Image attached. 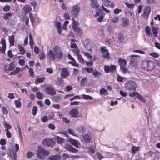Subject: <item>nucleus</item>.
Listing matches in <instances>:
<instances>
[{"label": "nucleus", "mask_w": 160, "mask_h": 160, "mask_svg": "<svg viewBox=\"0 0 160 160\" xmlns=\"http://www.w3.org/2000/svg\"><path fill=\"white\" fill-rule=\"evenodd\" d=\"M63 56V53L61 48L58 46H55L52 50H49L48 52V58L52 61L55 59L60 60L62 59Z\"/></svg>", "instance_id": "obj_1"}, {"label": "nucleus", "mask_w": 160, "mask_h": 160, "mask_svg": "<svg viewBox=\"0 0 160 160\" xmlns=\"http://www.w3.org/2000/svg\"><path fill=\"white\" fill-rule=\"evenodd\" d=\"M154 63L151 60H145L141 64V67L142 70L146 71H151L154 69Z\"/></svg>", "instance_id": "obj_2"}, {"label": "nucleus", "mask_w": 160, "mask_h": 160, "mask_svg": "<svg viewBox=\"0 0 160 160\" xmlns=\"http://www.w3.org/2000/svg\"><path fill=\"white\" fill-rule=\"evenodd\" d=\"M38 150L37 152V156L39 159H43V156L48 155L50 152L46 150L44 148L41 146H38Z\"/></svg>", "instance_id": "obj_3"}, {"label": "nucleus", "mask_w": 160, "mask_h": 160, "mask_svg": "<svg viewBox=\"0 0 160 160\" xmlns=\"http://www.w3.org/2000/svg\"><path fill=\"white\" fill-rule=\"evenodd\" d=\"M124 86L126 89L128 90L135 91L137 85L134 81L130 80L125 83Z\"/></svg>", "instance_id": "obj_4"}, {"label": "nucleus", "mask_w": 160, "mask_h": 160, "mask_svg": "<svg viewBox=\"0 0 160 160\" xmlns=\"http://www.w3.org/2000/svg\"><path fill=\"white\" fill-rule=\"evenodd\" d=\"M67 141L77 148H79L81 147V144L78 140H76L69 138L67 140Z\"/></svg>", "instance_id": "obj_5"}, {"label": "nucleus", "mask_w": 160, "mask_h": 160, "mask_svg": "<svg viewBox=\"0 0 160 160\" xmlns=\"http://www.w3.org/2000/svg\"><path fill=\"white\" fill-rule=\"evenodd\" d=\"M54 142L52 139L45 138L42 141V144L44 146H52L53 145Z\"/></svg>", "instance_id": "obj_6"}, {"label": "nucleus", "mask_w": 160, "mask_h": 160, "mask_svg": "<svg viewBox=\"0 0 160 160\" xmlns=\"http://www.w3.org/2000/svg\"><path fill=\"white\" fill-rule=\"evenodd\" d=\"M100 50L102 56L106 58H108L109 57V54L106 47L105 46L101 47Z\"/></svg>", "instance_id": "obj_7"}, {"label": "nucleus", "mask_w": 160, "mask_h": 160, "mask_svg": "<svg viewBox=\"0 0 160 160\" xmlns=\"http://www.w3.org/2000/svg\"><path fill=\"white\" fill-rule=\"evenodd\" d=\"M68 113L72 117L76 118L78 117L79 112L78 111V109L75 108L71 109L69 112Z\"/></svg>", "instance_id": "obj_8"}, {"label": "nucleus", "mask_w": 160, "mask_h": 160, "mask_svg": "<svg viewBox=\"0 0 160 160\" xmlns=\"http://www.w3.org/2000/svg\"><path fill=\"white\" fill-rule=\"evenodd\" d=\"M45 91L47 94L51 96H54L56 94V92L54 89L50 86L47 87Z\"/></svg>", "instance_id": "obj_9"}, {"label": "nucleus", "mask_w": 160, "mask_h": 160, "mask_svg": "<svg viewBox=\"0 0 160 160\" xmlns=\"http://www.w3.org/2000/svg\"><path fill=\"white\" fill-rule=\"evenodd\" d=\"M151 12V8L149 6L146 7L143 10V17L145 18H148L149 15Z\"/></svg>", "instance_id": "obj_10"}, {"label": "nucleus", "mask_w": 160, "mask_h": 160, "mask_svg": "<svg viewBox=\"0 0 160 160\" xmlns=\"http://www.w3.org/2000/svg\"><path fill=\"white\" fill-rule=\"evenodd\" d=\"M80 10V8L78 6H74L72 8L71 12L74 17H76L79 13Z\"/></svg>", "instance_id": "obj_11"}, {"label": "nucleus", "mask_w": 160, "mask_h": 160, "mask_svg": "<svg viewBox=\"0 0 160 160\" xmlns=\"http://www.w3.org/2000/svg\"><path fill=\"white\" fill-rule=\"evenodd\" d=\"M65 148L67 151L73 152H76L78 151V149L74 148L71 145L69 144H66L65 146Z\"/></svg>", "instance_id": "obj_12"}, {"label": "nucleus", "mask_w": 160, "mask_h": 160, "mask_svg": "<svg viewBox=\"0 0 160 160\" xmlns=\"http://www.w3.org/2000/svg\"><path fill=\"white\" fill-rule=\"evenodd\" d=\"M131 57L132 58L129 62L130 65L133 66H136L138 63V61L136 58H134V57H137V55H131Z\"/></svg>", "instance_id": "obj_13"}, {"label": "nucleus", "mask_w": 160, "mask_h": 160, "mask_svg": "<svg viewBox=\"0 0 160 160\" xmlns=\"http://www.w3.org/2000/svg\"><path fill=\"white\" fill-rule=\"evenodd\" d=\"M69 72L67 68H64L62 70L61 76L63 78H66L68 76Z\"/></svg>", "instance_id": "obj_14"}, {"label": "nucleus", "mask_w": 160, "mask_h": 160, "mask_svg": "<svg viewBox=\"0 0 160 160\" xmlns=\"http://www.w3.org/2000/svg\"><path fill=\"white\" fill-rule=\"evenodd\" d=\"M0 43L2 45V47L0 46V51L4 53L6 47V41L5 40L2 39Z\"/></svg>", "instance_id": "obj_15"}, {"label": "nucleus", "mask_w": 160, "mask_h": 160, "mask_svg": "<svg viewBox=\"0 0 160 160\" xmlns=\"http://www.w3.org/2000/svg\"><path fill=\"white\" fill-rule=\"evenodd\" d=\"M9 153L12 160H17L16 153L13 150H9Z\"/></svg>", "instance_id": "obj_16"}, {"label": "nucleus", "mask_w": 160, "mask_h": 160, "mask_svg": "<svg viewBox=\"0 0 160 160\" xmlns=\"http://www.w3.org/2000/svg\"><path fill=\"white\" fill-rule=\"evenodd\" d=\"M121 20L122 21V23L121 25L123 27L127 26L129 23V21L128 19L126 17L122 18Z\"/></svg>", "instance_id": "obj_17"}, {"label": "nucleus", "mask_w": 160, "mask_h": 160, "mask_svg": "<svg viewBox=\"0 0 160 160\" xmlns=\"http://www.w3.org/2000/svg\"><path fill=\"white\" fill-rule=\"evenodd\" d=\"M90 5L92 8L95 9L97 8L99 6L97 0H91Z\"/></svg>", "instance_id": "obj_18"}, {"label": "nucleus", "mask_w": 160, "mask_h": 160, "mask_svg": "<svg viewBox=\"0 0 160 160\" xmlns=\"http://www.w3.org/2000/svg\"><path fill=\"white\" fill-rule=\"evenodd\" d=\"M23 10L25 13H28L32 10L31 6L29 5H25L23 8Z\"/></svg>", "instance_id": "obj_19"}, {"label": "nucleus", "mask_w": 160, "mask_h": 160, "mask_svg": "<svg viewBox=\"0 0 160 160\" xmlns=\"http://www.w3.org/2000/svg\"><path fill=\"white\" fill-rule=\"evenodd\" d=\"M118 62L119 64L120 68L125 66L127 63L126 60L122 58H120L118 60Z\"/></svg>", "instance_id": "obj_20"}, {"label": "nucleus", "mask_w": 160, "mask_h": 160, "mask_svg": "<svg viewBox=\"0 0 160 160\" xmlns=\"http://www.w3.org/2000/svg\"><path fill=\"white\" fill-rule=\"evenodd\" d=\"M55 139L56 140L58 143L59 144H62L64 142V140L63 138H62L59 136H56L55 137Z\"/></svg>", "instance_id": "obj_21"}, {"label": "nucleus", "mask_w": 160, "mask_h": 160, "mask_svg": "<svg viewBox=\"0 0 160 160\" xmlns=\"http://www.w3.org/2000/svg\"><path fill=\"white\" fill-rule=\"evenodd\" d=\"M77 130L78 132L82 133H83L85 131V128L84 126L81 125L78 127L77 128Z\"/></svg>", "instance_id": "obj_22"}, {"label": "nucleus", "mask_w": 160, "mask_h": 160, "mask_svg": "<svg viewBox=\"0 0 160 160\" xmlns=\"http://www.w3.org/2000/svg\"><path fill=\"white\" fill-rule=\"evenodd\" d=\"M56 25L58 34L61 35L62 30L61 29V25L60 23L59 22H58L56 23Z\"/></svg>", "instance_id": "obj_23"}, {"label": "nucleus", "mask_w": 160, "mask_h": 160, "mask_svg": "<svg viewBox=\"0 0 160 160\" xmlns=\"http://www.w3.org/2000/svg\"><path fill=\"white\" fill-rule=\"evenodd\" d=\"M9 42L11 46L14 45V36L12 35L9 37Z\"/></svg>", "instance_id": "obj_24"}, {"label": "nucleus", "mask_w": 160, "mask_h": 160, "mask_svg": "<svg viewBox=\"0 0 160 160\" xmlns=\"http://www.w3.org/2000/svg\"><path fill=\"white\" fill-rule=\"evenodd\" d=\"M88 41H85L84 42V46L86 49L89 51H91V48L90 44L89 43H88Z\"/></svg>", "instance_id": "obj_25"}, {"label": "nucleus", "mask_w": 160, "mask_h": 160, "mask_svg": "<svg viewBox=\"0 0 160 160\" xmlns=\"http://www.w3.org/2000/svg\"><path fill=\"white\" fill-rule=\"evenodd\" d=\"M45 79V78L44 77L37 78V79L35 80V83L36 84H38L39 83L42 82L44 81Z\"/></svg>", "instance_id": "obj_26"}, {"label": "nucleus", "mask_w": 160, "mask_h": 160, "mask_svg": "<svg viewBox=\"0 0 160 160\" xmlns=\"http://www.w3.org/2000/svg\"><path fill=\"white\" fill-rule=\"evenodd\" d=\"M145 30L146 34L149 37H151L152 35L151 33L150 28L148 26H146Z\"/></svg>", "instance_id": "obj_27"}, {"label": "nucleus", "mask_w": 160, "mask_h": 160, "mask_svg": "<svg viewBox=\"0 0 160 160\" xmlns=\"http://www.w3.org/2000/svg\"><path fill=\"white\" fill-rule=\"evenodd\" d=\"M152 31L153 32V37H157V34L158 32V30L156 28L154 27H152Z\"/></svg>", "instance_id": "obj_28"}, {"label": "nucleus", "mask_w": 160, "mask_h": 160, "mask_svg": "<svg viewBox=\"0 0 160 160\" xmlns=\"http://www.w3.org/2000/svg\"><path fill=\"white\" fill-rule=\"evenodd\" d=\"M29 41H30V45L31 48H33V39L32 36L31 34L29 35Z\"/></svg>", "instance_id": "obj_29"}, {"label": "nucleus", "mask_w": 160, "mask_h": 160, "mask_svg": "<svg viewBox=\"0 0 160 160\" xmlns=\"http://www.w3.org/2000/svg\"><path fill=\"white\" fill-rule=\"evenodd\" d=\"M84 140L87 142H89L91 139L90 137V136L87 135H84L83 136Z\"/></svg>", "instance_id": "obj_30"}, {"label": "nucleus", "mask_w": 160, "mask_h": 160, "mask_svg": "<svg viewBox=\"0 0 160 160\" xmlns=\"http://www.w3.org/2000/svg\"><path fill=\"white\" fill-rule=\"evenodd\" d=\"M77 56L78 60L79 61V62L82 64H84L85 62L82 56L81 55H78Z\"/></svg>", "instance_id": "obj_31"}, {"label": "nucleus", "mask_w": 160, "mask_h": 160, "mask_svg": "<svg viewBox=\"0 0 160 160\" xmlns=\"http://www.w3.org/2000/svg\"><path fill=\"white\" fill-rule=\"evenodd\" d=\"M4 125L5 127V131H7V130H8L11 128H12L10 124H9L7 122H4Z\"/></svg>", "instance_id": "obj_32"}, {"label": "nucleus", "mask_w": 160, "mask_h": 160, "mask_svg": "<svg viewBox=\"0 0 160 160\" xmlns=\"http://www.w3.org/2000/svg\"><path fill=\"white\" fill-rule=\"evenodd\" d=\"M101 94L102 95H106L108 94L107 90L104 88L101 89L100 91Z\"/></svg>", "instance_id": "obj_33"}, {"label": "nucleus", "mask_w": 160, "mask_h": 160, "mask_svg": "<svg viewBox=\"0 0 160 160\" xmlns=\"http://www.w3.org/2000/svg\"><path fill=\"white\" fill-rule=\"evenodd\" d=\"M15 103L17 108H19L21 106L22 103L20 100H16L15 101Z\"/></svg>", "instance_id": "obj_34"}, {"label": "nucleus", "mask_w": 160, "mask_h": 160, "mask_svg": "<svg viewBox=\"0 0 160 160\" xmlns=\"http://www.w3.org/2000/svg\"><path fill=\"white\" fill-rule=\"evenodd\" d=\"M18 48L20 51V53L22 54H24L25 52V50L24 48L19 45H18Z\"/></svg>", "instance_id": "obj_35"}, {"label": "nucleus", "mask_w": 160, "mask_h": 160, "mask_svg": "<svg viewBox=\"0 0 160 160\" xmlns=\"http://www.w3.org/2000/svg\"><path fill=\"white\" fill-rule=\"evenodd\" d=\"M21 70V69L20 68L17 67L15 70L13 72H12L10 73V74H16L19 73L20 71Z\"/></svg>", "instance_id": "obj_36"}, {"label": "nucleus", "mask_w": 160, "mask_h": 160, "mask_svg": "<svg viewBox=\"0 0 160 160\" xmlns=\"http://www.w3.org/2000/svg\"><path fill=\"white\" fill-rule=\"evenodd\" d=\"M82 97L84 99L86 100H92V98L90 96L88 95H86L85 94H82Z\"/></svg>", "instance_id": "obj_37"}, {"label": "nucleus", "mask_w": 160, "mask_h": 160, "mask_svg": "<svg viewBox=\"0 0 160 160\" xmlns=\"http://www.w3.org/2000/svg\"><path fill=\"white\" fill-rule=\"evenodd\" d=\"M43 95L40 92H38L36 93V97L38 99H42V98Z\"/></svg>", "instance_id": "obj_38"}, {"label": "nucleus", "mask_w": 160, "mask_h": 160, "mask_svg": "<svg viewBox=\"0 0 160 160\" xmlns=\"http://www.w3.org/2000/svg\"><path fill=\"white\" fill-rule=\"evenodd\" d=\"M38 111V108L36 106H34L32 110V114L33 115L35 116L37 113Z\"/></svg>", "instance_id": "obj_39"}, {"label": "nucleus", "mask_w": 160, "mask_h": 160, "mask_svg": "<svg viewBox=\"0 0 160 160\" xmlns=\"http://www.w3.org/2000/svg\"><path fill=\"white\" fill-rule=\"evenodd\" d=\"M50 160H59V157L57 156H51L49 158Z\"/></svg>", "instance_id": "obj_40"}, {"label": "nucleus", "mask_w": 160, "mask_h": 160, "mask_svg": "<svg viewBox=\"0 0 160 160\" xmlns=\"http://www.w3.org/2000/svg\"><path fill=\"white\" fill-rule=\"evenodd\" d=\"M84 70L88 73H91L93 72V69L92 67H85Z\"/></svg>", "instance_id": "obj_41"}, {"label": "nucleus", "mask_w": 160, "mask_h": 160, "mask_svg": "<svg viewBox=\"0 0 160 160\" xmlns=\"http://www.w3.org/2000/svg\"><path fill=\"white\" fill-rule=\"evenodd\" d=\"M82 52L84 54L86 57H87L88 59H90L92 58V56L91 54L88 53L87 52H85L82 51Z\"/></svg>", "instance_id": "obj_42"}, {"label": "nucleus", "mask_w": 160, "mask_h": 160, "mask_svg": "<svg viewBox=\"0 0 160 160\" xmlns=\"http://www.w3.org/2000/svg\"><path fill=\"white\" fill-rule=\"evenodd\" d=\"M73 30L75 31L76 33L78 34H81L82 32L80 28L78 27H77L73 29Z\"/></svg>", "instance_id": "obj_43"}, {"label": "nucleus", "mask_w": 160, "mask_h": 160, "mask_svg": "<svg viewBox=\"0 0 160 160\" xmlns=\"http://www.w3.org/2000/svg\"><path fill=\"white\" fill-rule=\"evenodd\" d=\"M72 21H73V23H72V28L73 29L76 28L77 27H78V24L76 21L75 20H74L73 19H72Z\"/></svg>", "instance_id": "obj_44"}, {"label": "nucleus", "mask_w": 160, "mask_h": 160, "mask_svg": "<svg viewBox=\"0 0 160 160\" xmlns=\"http://www.w3.org/2000/svg\"><path fill=\"white\" fill-rule=\"evenodd\" d=\"M12 16V14L10 13H6L4 16V19L7 20Z\"/></svg>", "instance_id": "obj_45"}, {"label": "nucleus", "mask_w": 160, "mask_h": 160, "mask_svg": "<svg viewBox=\"0 0 160 160\" xmlns=\"http://www.w3.org/2000/svg\"><path fill=\"white\" fill-rule=\"evenodd\" d=\"M92 72L93 75L95 77H96L98 75H99L100 74V73L96 70H93Z\"/></svg>", "instance_id": "obj_46"}, {"label": "nucleus", "mask_w": 160, "mask_h": 160, "mask_svg": "<svg viewBox=\"0 0 160 160\" xmlns=\"http://www.w3.org/2000/svg\"><path fill=\"white\" fill-rule=\"evenodd\" d=\"M139 148L138 147H135V146H132V150L133 153H135L138 150Z\"/></svg>", "instance_id": "obj_47"}, {"label": "nucleus", "mask_w": 160, "mask_h": 160, "mask_svg": "<svg viewBox=\"0 0 160 160\" xmlns=\"http://www.w3.org/2000/svg\"><path fill=\"white\" fill-rule=\"evenodd\" d=\"M136 97L138 98L139 99L141 100L142 101L145 102V99L143 98L140 95H139L138 93H137L136 95Z\"/></svg>", "instance_id": "obj_48"}, {"label": "nucleus", "mask_w": 160, "mask_h": 160, "mask_svg": "<svg viewBox=\"0 0 160 160\" xmlns=\"http://www.w3.org/2000/svg\"><path fill=\"white\" fill-rule=\"evenodd\" d=\"M39 56L40 60H42L45 57V55L43 52H40L39 54Z\"/></svg>", "instance_id": "obj_49"}, {"label": "nucleus", "mask_w": 160, "mask_h": 160, "mask_svg": "<svg viewBox=\"0 0 160 160\" xmlns=\"http://www.w3.org/2000/svg\"><path fill=\"white\" fill-rule=\"evenodd\" d=\"M15 66L13 64V62L10 63L8 69L10 71H12L15 68Z\"/></svg>", "instance_id": "obj_50"}, {"label": "nucleus", "mask_w": 160, "mask_h": 160, "mask_svg": "<svg viewBox=\"0 0 160 160\" xmlns=\"http://www.w3.org/2000/svg\"><path fill=\"white\" fill-rule=\"evenodd\" d=\"M33 155V153L32 152L29 151L27 152V157L28 158H31Z\"/></svg>", "instance_id": "obj_51"}, {"label": "nucleus", "mask_w": 160, "mask_h": 160, "mask_svg": "<svg viewBox=\"0 0 160 160\" xmlns=\"http://www.w3.org/2000/svg\"><path fill=\"white\" fill-rule=\"evenodd\" d=\"M120 69L123 73H126L128 72V69L125 66L121 67Z\"/></svg>", "instance_id": "obj_52"}, {"label": "nucleus", "mask_w": 160, "mask_h": 160, "mask_svg": "<svg viewBox=\"0 0 160 160\" xmlns=\"http://www.w3.org/2000/svg\"><path fill=\"white\" fill-rule=\"evenodd\" d=\"M2 112L4 114H6L8 112L7 108L5 107H2Z\"/></svg>", "instance_id": "obj_53"}, {"label": "nucleus", "mask_w": 160, "mask_h": 160, "mask_svg": "<svg viewBox=\"0 0 160 160\" xmlns=\"http://www.w3.org/2000/svg\"><path fill=\"white\" fill-rule=\"evenodd\" d=\"M107 31L110 34H112L113 32L112 27L111 26H108L107 28Z\"/></svg>", "instance_id": "obj_54"}, {"label": "nucleus", "mask_w": 160, "mask_h": 160, "mask_svg": "<svg viewBox=\"0 0 160 160\" xmlns=\"http://www.w3.org/2000/svg\"><path fill=\"white\" fill-rule=\"evenodd\" d=\"M48 128L50 129L54 130L55 128V126L54 124H52V123H50L48 124Z\"/></svg>", "instance_id": "obj_55"}, {"label": "nucleus", "mask_w": 160, "mask_h": 160, "mask_svg": "<svg viewBox=\"0 0 160 160\" xmlns=\"http://www.w3.org/2000/svg\"><path fill=\"white\" fill-rule=\"evenodd\" d=\"M96 155L98 158L99 160H101L103 158V156L101 155V153L99 152H97Z\"/></svg>", "instance_id": "obj_56"}, {"label": "nucleus", "mask_w": 160, "mask_h": 160, "mask_svg": "<svg viewBox=\"0 0 160 160\" xmlns=\"http://www.w3.org/2000/svg\"><path fill=\"white\" fill-rule=\"evenodd\" d=\"M10 8V6L6 5L3 8V10L5 12H8Z\"/></svg>", "instance_id": "obj_57"}, {"label": "nucleus", "mask_w": 160, "mask_h": 160, "mask_svg": "<svg viewBox=\"0 0 160 160\" xmlns=\"http://www.w3.org/2000/svg\"><path fill=\"white\" fill-rule=\"evenodd\" d=\"M18 63L20 65L23 66L25 64V61L23 59H20L19 60Z\"/></svg>", "instance_id": "obj_58"}, {"label": "nucleus", "mask_w": 160, "mask_h": 160, "mask_svg": "<svg viewBox=\"0 0 160 160\" xmlns=\"http://www.w3.org/2000/svg\"><path fill=\"white\" fill-rule=\"evenodd\" d=\"M110 1L108 0H105L103 3L104 5L106 6H109Z\"/></svg>", "instance_id": "obj_59"}, {"label": "nucleus", "mask_w": 160, "mask_h": 160, "mask_svg": "<svg viewBox=\"0 0 160 160\" xmlns=\"http://www.w3.org/2000/svg\"><path fill=\"white\" fill-rule=\"evenodd\" d=\"M68 131L69 134L74 136H76V135H75L74 132L73 130L71 129H68Z\"/></svg>", "instance_id": "obj_60"}, {"label": "nucleus", "mask_w": 160, "mask_h": 160, "mask_svg": "<svg viewBox=\"0 0 160 160\" xmlns=\"http://www.w3.org/2000/svg\"><path fill=\"white\" fill-rule=\"evenodd\" d=\"M118 20V17H116L113 18L111 22L113 23H115L117 22Z\"/></svg>", "instance_id": "obj_61"}, {"label": "nucleus", "mask_w": 160, "mask_h": 160, "mask_svg": "<svg viewBox=\"0 0 160 160\" xmlns=\"http://www.w3.org/2000/svg\"><path fill=\"white\" fill-rule=\"evenodd\" d=\"M48 118L46 116H44L42 119H41L42 121L43 122H45L48 121Z\"/></svg>", "instance_id": "obj_62"}, {"label": "nucleus", "mask_w": 160, "mask_h": 160, "mask_svg": "<svg viewBox=\"0 0 160 160\" xmlns=\"http://www.w3.org/2000/svg\"><path fill=\"white\" fill-rule=\"evenodd\" d=\"M6 144V141L5 139H2L0 140V144L1 145L3 146Z\"/></svg>", "instance_id": "obj_63"}, {"label": "nucleus", "mask_w": 160, "mask_h": 160, "mask_svg": "<svg viewBox=\"0 0 160 160\" xmlns=\"http://www.w3.org/2000/svg\"><path fill=\"white\" fill-rule=\"evenodd\" d=\"M119 40L120 42H122L123 40V36L122 34H119L118 36Z\"/></svg>", "instance_id": "obj_64"}]
</instances>
